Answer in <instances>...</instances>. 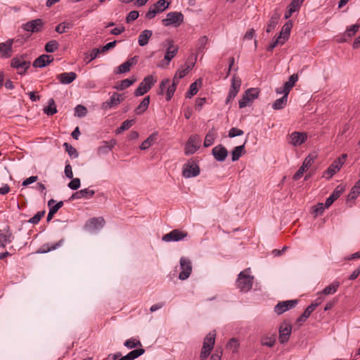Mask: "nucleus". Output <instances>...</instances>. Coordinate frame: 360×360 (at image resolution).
Instances as JSON below:
<instances>
[{"mask_svg": "<svg viewBox=\"0 0 360 360\" xmlns=\"http://www.w3.org/2000/svg\"><path fill=\"white\" fill-rule=\"evenodd\" d=\"M212 153L215 160L219 162H223L228 155V150L224 146L219 144L212 148Z\"/></svg>", "mask_w": 360, "mask_h": 360, "instance_id": "aec40b11", "label": "nucleus"}, {"mask_svg": "<svg viewBox=\"0 0 360 360\" xmlns=\"http://www.w3.org/2000/svg\"><path fill=\"white\" fill-rule=\"evenodd\" d=\"M150 103V96H148L145 97L141 103L138 105L137 108L134 110V112L136 115H141L148 108Z\"/></svg>", "mask_w": 360, "mask_h": 360, "instance_id": "c9c22d12", "label": "nucleus"}, {"mask_svg": "<svg viewBox=\"0 0 360 360\" xmlns=\"http://www.w3.org/2000/svg\"><path fill=\"white\" fill-rule=\"evenodd\" d=\"M171 0H159L153 6L160 13L165 11L170 5Z\"/></svg>", "mask_w": 360, "mask_h": 360, "instance_id": "49530a36", "label": "nucleus"}, {"mask_svg": "<svg viewBox=\"0 0 360 360\" xmlns=\"http://www.w3.org/2000/svg\"><path fill=\"white\" fill-rule=\"evenodd\" d=\"M73 27V24L69 22H63L56 27V32L59 34L66 32L68 30Z\"/></svg>", "mask_w": 360, "mask_h": 360, "instance_id": "37998d69", "label": "nucleus"}, {"mask_svg": "<svg viewBox=\"0 0 360 360\" xmlns=\"http://www.w3.org/2000/svg\"><path fill=\"white\" fill-rule=\"evenodd\" d=\"M240 79L238 76L233 75L231 79V84L229 89V92L226 100V104L229 103L231 100H233L236 97V96L237 95L238 92L240 90Z\"/></svg>", "mask_w": 360, "mask_h": 360, "instance_id": "ddd939ff", "label": "nucleus"}, {"mask_svg": "<svg viewBox=\"0 0 360 360\" xmlns=\"http://www.w3.org/2000/svg\"><path fill=\"white\" fill-rule=\"evenodd\" d=\"M18 41L19 39H9L5 42L0 43V57L4 58H10L13 52V44Z\"/></svg>", "mask_w": 360, "mask_h": 360, "instance_id": "2eb2a0df", "label": "nucleus"}, {"mask_svg": "<svg viewBox=\"0 0 360 360\" xmlns=\"http://www.w3.org/2000/svg\"><path fill=\"white\" fill-rule=\"evenodd\" d=\"M280 19V14L277 12H275L271 17L269 23L266 27V32L269 33L272 32L275 27H276L278 20Z\"/></svg>", "mask_w": 360, "mask_h": 360, "instance_id": "473e14b6", "label": "nucleus"}, {"mask_svg": "<svg viewBox=\"0 0 360 360\" xmlns=\"http://www.w3.org/2000/svg\"><path fill=\"white\" fill-rule=\"evenodd\" d=\"M72 181L69 182L68 187L72 190H77L80 187V179L79 178H72Z\"/></svg>", "mask_w": 360, "mask_h": 360, "instance_id": "0e129e2a", "label": "nucleus"}, {"mask_svg": "<svg viewBox=\"0 0 360 360\" xmlns=\"http://www.w3.org/2000/svg\"><path fill=\"white\" fill-rule=\"evenodd\" d=\"M184 15L181 12H169L167 14L165 18L162 20V24L166 26L179 27L184 22Z\"/></svg>", "mask_w": 360, "mask_h": 360, "instance_id": "20e7f679", "label": "nucleus"}, {"mask_svg": "<svg viewBox=\"0 0 360 360\" xmlns=\"http://www.w3.org/2000/svg\"><path fill=\"white\" fill-rule=\"evenodd\" d=\"M315 309V304L311 303L302 313V314L297 319V323L304 322L309 316L311 313Z\"/></svg>", "mask_w": 360, "mask_h": 360, "instance_id": "79ce46f5", "label": "nucleus"}, {"mask_svg": "<svg viewBox=\"0 0 360 360\" xmlns=\"http://www.w3.org/2000/svg\"><path fill=\"white\" fill-rule=\"evenodd\" d=\"M347 154H342L340 157L336 159L330 166L326 170L323 174V177L326 179H330L344 165Z\"/></svg>", "mask_w": 360, "mask_h": 360, "instance_id": "39448f33", "label": "nucleus"}, {"mask_svg": "<svg viewBox=\"0 0 360 360\" xmlns=\"http://www.w3.org/2000/svg\"><path fill=\"white\" fill-rule=\"evenodd\" d=\"M304 0H292L288 6V11L285 13V18H289L293 13L298 11Z\"/></svg>", "mask_w": 360, "mask_h": 360, "instance_id": "cd10ccee", "label": "nucleus"}, {"mask_svg": "<svg viewBox=\"0 0 360 360\" xmlns=\"http://www.w3.org/2000/svg\"><path fill=\"white\" fill-rule=\"evenodd\" d=\"M134 123V120H125L124 122H122L121 126L116 129V133L121 134L124 131L127 130L133 125Z\"/></svg>", "mask_w": 360, "mask_h": 360, "instance_id": "603ef678", "label": "nucleus"}, {"mask_svg": "<svg viewBox=\"0 0 360 360\" xmlns=\"http://www.w3.org/2000/svg\"><path fill=\"white\" fill-rule=\"evenodd\" d=\"M136 81V79L133 76L130 78L124 79L122 80L117 86H115V88L117 90L122 91V90H124V89L129 87Z\"/></svg>", "mask_w": 360, "mask_h": 360, "instance_id": "e433bc0d", "label": "nucleus"}, {"mask_svg": "<svg viewBox=\"0 0 360 360\" xmlns=\"http://www.w3.org/2000/svg\"><path fill=\"white\" fill-rule=\"evenodd\" d=\"M200 143L201 140L199 136H191L185 145V154L189 155L195 153L200 148Z\"/></svg>", "mask_w": 360, "mask_h": 360, "instance_id": "6e6552de", "label": "nucleus"}, {"mask_svg": "<svg viewBox=\"0 0 360 360\" xmlns=\"http://www.w3.org/2000/svg\"><path fill=\"white\" fill-rule=\"evenodd\" d=\"M215 338V331H212L209 333L204 338L202 347L200 355L201 360H205L210 356L214 345Z\"/></svg>", "mask_w": 360, "mask_h": 360, "instance_id": "f03ea898", "label": "nucleus"}, {"mask_svg": "<svg viewBox=\"0 0 360 360\" xmlns=\"http://www.w3.org/2000/svg\"><path fill=\"white\" fill-rule=\"evenodd\" d=\"M77 75L74 72H63L56 76L57 79L63 84H69L75 80Z\"/></svg>", "mask_w": 360, "mask_h": 360, "instance_id": "a878e982", "label": "nucleus"}, {"mask_svg": "<svg viewBox=\"0 0 360 360\" xmlns=\"http://www.w3.org/2000/svg\"><path fill=\"white\" fill-rule=\"evenodd\" d=\"M340 286V283L338 281L333 282L328 286L326 287L323 291L318 295H319V297L316 298V307L321 302V297L322 295H329L334 294L338 287Z\"/></svg>", "mask_w": 360, "mask_h": 360, "instance_id": "412c9836", "label": "nucleus"}, {"mask_svg": "<svg viewBox=\"0 0 360 360\" xmlns=\"http://www.w3.org/2000/svg\"><path fill=\"white\" fill-rule=\"evenodd\" d=\"M307 139L304 132L294 131L289 136V143L293 146H298L302 144Z\"/></svg>", "mask_w": 360, "mask_h": 360, "instance_id": "6ab92c4d", "label": "nucleus"}, {"mask_svg": "<svg viewBox=\"0 0 360 360\" xmlns=\"http://www.w3.org/2000/svg\"><path fill=\"white\" fill-rule=\"evenodd\" d=\"M314 158L309 155L308 157H307L303 163L302 165L300 167V169L297 171V172L293 175L292 179L294 180H298L300 179L304 174V172H306L309 167L314 163Z\"/></svg>", "mask_w": 360, "mask_h": 360, "instance_id": "f3484780", "label": "nucleus"}, {"mask_svg": "<svg viewBox=\"0 0 360 360\" xmlns=\"http://www.w3.org/2000/svg\"><path fill=\"white\" fill-rule=\"evenodd\" d=\"M247 140L245 141L244 143L241 146L235 147L231 151V160L233 162L237 161L245 153V145Z\"/></svg>", "mask_w": 360, "mask_h": 360, "instance_id": "c756f323", "label": "nucleus"}, {"mask_svg": "<svg viewBox=\"0 0 360 360\" xmlns=\"http://www.w3.org/2000/svg\"><path fill=\"white\" fill-rule=\"evenodd\" d=\"M298 80V75L297 74L292 75L288 82H286L283 86V91L285 94H289L290 89L295 86Z\"/></svg>", "mask_w": 360, "mask_h": 360, "instance_id": "7c9ffc66", "label": "nucleus"}, {"mask_svg": "<svg viewBox=\"0 0 360 360\" xmlns=\"http://www.w3.org/2000/svg\"><path fill=\"white\" fill-rule=\"evenodd\" d=\"M360 194V179L357 181L355 185L352 188L350 193L348 195V198L350 200H355Z\"/></svg>", "mask_w": 360, "mask_h": 360, "instance_id": "a18cd8bd", "label": "nucleus"}, {"mask_svg": "<svg viewBox=\"0 0 360 360\" xmlns=\"http://www.w3.org/2000/svg\"><path fill=\"white\" fill-rule=\"evenodd\" d=\"M153 35V32L150 30H145L141 32L139 36V44L141 46H144L148 44L150 38Z\"/></svg>", "mask_w": 360, "mask_h": 360, "instance_id": "c85d7f7f", "label": "nucleus"}, {"mask_svg": "<svg viewBox=\"0 0 360 360\" xmlns=\"http://www.w3.org/2000/svg\"><path fill=\"white\" fill-rule=\"evenodd\" d=\"M63 146L65 147L66 152L70 156H73L74 158L78 157V153L77 150L70 144H69L68 143H64Z\"/></svg>", "mask_w": 360, "mask_h": 360, "instance_id": "13d9d810", "label": "nucleus"}, {"mask_svg": "<svg viewBox=\"0 0 360 360\" xmlns=\"http://www.w3.org/2000/svg\"><path fill=\"white\" fill-rule=\"evenodd\" d=\"M59 48V44L56 40H51L45 45V51L48 53H53Z\"/></svg>", "mask_w": 360, "mask_h": 360, "instance_id": "09e8293b", "label": "nucleus"}, {"mask_svg": "<svg viewBox=\"0 0 360 360\" xmlns=\"http://www.w3.org/2000/svg\"><path fill=\"white\" fill-rule=\"evenodd\" d=\"M116 141L111 139L109 141H103L102 145L98 148V153L99 155L107 154L115 146Z\"/></svg>", "mask_w": 360, "mask_h": 360, "instance_id": "bb28decb", "label": "nucleus"}, {"mask_svg": "<svg viewBox=\"0 0 360 360\" xmlns=\"http://www.w3.org/2000/svg\"><path fill=\"white\" fill-rule=\"evenodd\" d=\"M292 327L290 324L283 323L279 328V341L281 344L286 342L291 334Z\"/></svg>", "mask_w": 360, "mask_h": 360, "instance_id": "5701e85b", "label": "nucleus"}, {"mask_svg": "<svg viewBox=\"0 0 360 360\" xmlns=\"http://www.w3.org/2000/svg\"><path fill=\"white\" fill-rule=\"evenodd\" d=\"M181 272L179 278L181 281L187 279L192 272L191 262L188 258L181 257L179 261Z\"/></svg>", "mask_w": 360, "mask_h": 360, "instance_id": "1a4fd4ad", "label": "nucleus"}, {"mask_svg": "<svg viewBox=\"0 0 360 360\" xmlns=\"http://www.w3.org/2000/svg\"><path fill=\"white\" fill-rule=\"evenodd\" d=\"M244 134V131L236 127L231 128L229 131V137L233 138L238 136H241Z\"/></svg>", "mask_w": 360, "mask_h": 360, "instance_id": "338daca9", "label": "nucleus"}, {"mask_svg": "<svg viewBox=\"0 0 360 360\" xmlns=\"http://www.w3.org/2000/svg\"><path fill=\"white\" fill-rule=\"evenodd\" d=\"M158 136V132H153L150 134L140 146L141 150H146L149 148L155 141Z\"/></svg>", "mask_w": 360, "mask_h": 360, "instance_id": "72a5a7b5", "label": "nucleus"}, {"mask_svg": "<svg viewBox=\"0 0 360 360\" xmlns=\"http://www.w3.org/2000/svg\"><path fill=\"white\" fill-rule=\"evenodd\" d=\"M288 96L287 94L284 93V95L281 98L276 99L273 103V108L274 110L283 109L287 103Z\"/></svg>", "mask_w": 360, "mask_h": 360, "instance_id": "a19ab883", "label": "nucleus"}, {"mask_svg": "<svg viewBox=\"0 0 360 360\" xmlns=\"http://www.w3.org/2000/svg\"><path fill=\"white\" fill-rule=\"evenodd\" d=\"M285 43L284 40L278 37L270 44V45L267 48V51H272L273 49L276 47L278 44L283 45Z\"/></svg>", "mask_w": 360, "mask_h": 360, "instance_id": "e2e57ef3", "label": "nucleus"}, {"mask_svg": "<svg viewBox=\"0 0 360 360\" xmlns=\"http://www.w3.org/2000/svg\"><path fill=\"white\" fill-rule=\"evenodd\" d=\"M238 347H239L238 341L237 340H236L235 338H232L228 344V347L233 352H236L238 351Z\"/></svg>", "mask_w": 360, "mask_h": 360, "instance_id": "69168bd1", "label": "nucleus"}, {"mask_svg": "<svg viewBox=\"0 0 360 360\" xmlns=\"http://www.w3.org/2000/svg\"><path fill=\"white\" fill-rule=\"evenodd\" d=\"M200 174V168L194 162H188L184 165L182 174L185 178L197 176Z\"/></svg>", "mask_w": 360, "mask_h": 360, "instance_id": "9b49d317", "label": "nucleus"}, {"mask_svg": "<svg viewBox=\"0 0 360 360\" xmlns=\"http://www.w3.org/2000/svg\"><path fill=\"white\" fill-rule=\"evenodd\" d=\"M63 205V202L60 201V202H57L54 206H53L52 207L50 208L48 216H47V219H46L47 221H50L52 219L53 215L58 211V210L60 207H62Z\"/></svg>", "mask_w": 360, "mask_h": 360, "instance_id": "8fccbe9b", "label": "nucleus"}, {"mask_svg": "<svg viewBox=\"0 0 360 360\" xmlns=\"http://www.w3.org/2000/svg\"><path fill=\"white\" fill-rule=\"evenodd\" d=\"M124 345L127 348L132 349L138 346H141V343L139 340L131 338L126 340L124 343Z\"/></svg>", "mask_w": 360, "mask_h": 360, "instance_id": "6e6d98bb", "label": "nucleus"}, {"mask_svg": "<svg viewBox=\"0 0 360 360\" xmlns=\"http://www.w3.org/2000/svg\"><path fill=\"white\" fill-rule=\"evenodd\" d=\"M44 112L47 115H53L57 112L56 105L53 98L49 99V105L44 108Z\"/></svg>", "mask_w": 360, "mask_h": 360, "instance_id": "c03bdc74", "label": "nucleus"}, {"mask_svg": "<svg viewBox=\"0 0 360 360\" xmlns=\"http://www.w3.org/2000/svg\"><path fill=\"white\" fill-rule=\"evenodd\" d=\"M44 25V22L41 19L37 18L23 24L22 27L27 32L31 33H37L42 31Z\"/></svg>", "mask_w": 360, "mask_h": 360, "instance_id": "9d476101", "label": "nucleus"}, {"mask_svg": "<svg viewBox=\"0 0 360 360\" xmlns=\"http://www.w3.org/2000/svg\"><path fill=\"white\" fill-rule=\"evenodd\" d=\"M292 27V23L290 20H289L285 23V25L282 27L281 31L280 32L278 37H279V38H281L283 40H284L285 42L288 39V37L290 36V33Z\"/></svg>", "mask_w": 360, "mask_h": 360, "instance_id": "2f4dec72", "label": "nucleus"}, {"mask_svg": "<svg viewBox=\"0 0 360 360\" xmlns=\"http://www.w3.org/2000/svg\"><path fill=\"white\" fill-rule=\"evenodd\" d=\"M156 80L154 79L153 75L146 76L135 90L134 95L136 96H141L144 95L152 88Z\"/></svg>", "mask_w": 360, "mask_h": 360, "instance_id": "423d86ee", "label": "nucleus"}, {"mask_svg": "<svg viewBox=\"0 0 360 360\" xmlns=\"http://www.w3.org/2000/svg\"><path fill=\"white\" fill-rule=\"evenodd\" d=\"M139 16V13L137 11H131L129 13L126 18L127 22H131L136 20Z\"/></svg>", "mask_w": 360, "mask_h": 360, "instance_id": "774afa93", "label": "nucleus"}, {"mask_svg": "<svg viewBox=\"0 0 360 360\" xmlns=\"http://www.w3.org/2000/svg\"><path fill=\"white\" fill-rule=\"evenodd\" d=\"M124 100V98L122 94L118 93H113L110 96V99L103 103L102 108L104 110H107L108 108H111L117 106L120 103L121 101Z\"/></svg>", "mask_w": 360, "mask_h": 360, "instance_id": "a211bd4d", "label": "nucleus"}, {"mask_svg": "<svg viewBox=\"0 0 360 360\" xmlns=\"http://www.w3.org/2000/svg\"><path fill=\"white\" fill-rule=\"evenodd\" d=\"M105 224L103 217H94L89 221V226L93 229H101Z\"/></svg>", "mask_w": 360, "mask_h": 360, "instance_id": "f704fd0d", "label": "nucleus"}, {"mask_svg": "<svg viewBox=\"0 0 360 360\" xmlns=\"http://www.w3.org/2000/svg\"><path fill=\"white\" fill-rule=\"evenodd\" d=\"M13 238V234L8 230L6 233H0V247L5 248L7 243H11Z\"/></svg>", "mask_w": 360, "mask_h": 360, "instance_id": "ea45409f", "label": "nucleus"}, {"mask_svg": "<svg viewBox=\"0 0 360 360\" xmlns=\"http://www.w3.org/2000/svg\"><path fill=\"white\" fill-rule=\"evenodd\" d=\"M345 188L343 186L339 185L333 191L332 194L326 199L325 202V207H329L335 200H337L340 195L344 192Z\"/></svg>", "mask_w": 360, "mask_h": 360, "instance_id": "393cba45", "label": "nucleus"}, {"mask_svg": "<svg viewBox=\"0 0 360 360\" xmlns=\"http://www.w3.org/2000/svg\"><path fill=\"white\" fill-rule=\"evenodd\" d=\"M208 39L206 36L200 37L198 40V52H202L207 44Z\"/></svg>", "mask_w": 360, "mask_h": 360, "instance_id": "052dcab7", "label": "nucleus"}, {"mask_svg": "<svg viewBox=\"0 0 360 360\" xmlns=\"http://www.w3.org/2000/svg\"><path fill=\"white\" fill-rule=\"evenodd\" d=\"M45 211L38 212L33 217L28 220V222L33 224H37L39 222L41 219L44 217Z\"/></svg>", "mask_w": 360, "mask_h": 360, "instance_id": "bf43d9fd", "label": "nucleus"}, {"mask_svg": "<svg viewBox=\"0 0 360 360\" xmlns=\"http://www.w3.org/2000/svg\"><path fill=\"white\" fill-rule=\"evenodd\" d=\"M138 62V56H134L128 59L126 62L123 63L118 66L116 74L126 73L130 71L131 68L136 65Z\"/></svg>", "mask_w": 360, "mask_h": 360, "instance_id": "4be33fe9", "label": "nucleus"}, {"mask_svg": "<svg viewBox=\"0 0 360 360\" xmlns=\"http://www.w3.org/2000/svg\"><path fill=\"white\" fill-rule=\"evenodd\" d=\"M159 13L160 12L158 10L155 9V6H151L146 13V18L148 20H151L154 18L155 15Z\"/></svg>", "mask_w": 360, "mask_h": 360, "instance_id": "680f3d73", "label": "nucleus"}, {"mask_svg": "<svg viewBox=\"0 0 360 360\" xmlns=\"http://www.w3.org/2000/svg\"><path fill=\"white\" fill-rule=\"evenodd\" d=\"M259 94V90L257 88L247 89L244 92L242 98L238 102L239 108H243L248 105L250 102L258 97Z\"/></svg>", "mask_w": 360, "mask_h": 360, "instance_id": "0eeeda50", "label": "nucleus"}, {"mask_svg": "<svg viewBox=\"0 0 360 360\" xmlns=\"http://www.w3.org/2000/svg\"><path fill=\"white\" fill-rule=\"evenodd\" d=\"M166 42L168 44V48L167 49L164 60L166 61V65H169L172 59L174 58L178 53L179 47L174 44V41L172 39H167Z\"/></svg>", "mask_w": 360, "mask_h": 360, "instance_id": "dca6fc26", "label": "nucleus"}, {"mask_svg": "<svg viewBox=\"0 0 360 360\" xmlns=\"http://www.w3.org/2000/svg\"><path fill=\"white\" fill-rule=\"evenodd\" d=\"M198 83L201 84L200 79L196 80L195 82L192 83L190 85L189 89H188V92L186 93V98H191L192 96H193L194 95H195L198 93Z\"/></svg>", "mask_w": 360, "mask_h": 360, "instance_id": "de8ad7c7", "label": "nucleus"}, {"mask_svg": "<svg viewBox=\"0 0 360 360\" xmlns=\"http://www.w3.org/2000/svg\"><path fill=\"white\" fill-rule=\"evenodd\" d=\"M298 301L297 300H286L283 302H279L275 307H274V311L278 315H281L285 312L288 310H290L292 308H294Z\"/></svg>", "mask_w": 360, "mask_h": 360, "instance_id": "4468645a", "label": "nucleus"}, {"mask_svg": "<svg viewBox=\"0 0 360 360\" xmlns=\"http://www.w3.org/2000/svg\"><path fill=\"white\" fill-rule=\"evenodd\" d=\"M253 279V276L250 275V269L248 268L238 274L236 285L241 291L248 292L252 287Z\"/></svg>", "mask_w": 360, "mask_h": 360, "instance_id": "f257e3e1", "label": "nucleus"}, {"mask_svg": "<svg viewBox=\"0 0 360 360\" xmlns=\"http://www.w3.org/2000/svg\"><path fill=\"white\" fill-rule=\"evenodd\" d=\"M144 352H145V349H134V350L130 352L126 356L129 360H134V359L138 358L139 356H140L141 355H142L143 354H144Z\"/></svg>", "mask_w": 360, "mask_h": 360, "instance_id": "864d4df0", "label": "nucleus"}, {"mask_svg": "<svg viewBox=\"0 0 360 360\" xmlns=\"http://www.w3.org/2000/svg\"><path fill=\"white\" fill-rule=\"evenodd\" d=\"M63 240H60L58 243H56L54 244H45L40 249H39L37 252V253H46L48 252H50L51 250H54L58 247L60 246Z\"/></svg>", "mask_w": 360, "mask_h": 360, "instance_id": "4c0bfd02", "label": "nucleus"}, {"mask_svg": "<svg viewBox=\"0 0 360 360\" xmlns=\"http://www.w3.org/2000/svg\"><path fill=\"white\" fill-rule=\"evenodd\" d=\"M188 236V233L186 231H180L179 229H174L169 233L165 234L162 237V240L165 242H172V241H179Z\"/></svg>", "mask_w": 360, "mask_h": 360, "instance_id": "f8f14e48", "label": "nucleus"}, {"mask_svg": "<svg viewBox=\"0 0 360 360\" xmlns=\"http://www.w3.org/2000/svg\"><path fill=\"white\" fill-rule=\"evenodd\" d=\"M276 338L274 335L271 336H263L261 339V344L263 346H268L271 347L274 345Z\"/></svg>", "mask_w": 360, "mask_h": 360, "instance_id": "3c124183", "label": "nucleus"}, {"mask_svg": "<svg viewBox=\"0 0 360 360\" xmlns=\"http://www.w3.org/2000/svg\"><path fill=\"white\" fill-rule=\"evenodd\" d=\"M27 56L25 54L16 56L11 60V66L17 70L18 73L23 75L27 70L30 67V62L26 60Z\"/></svg>", "mask_w": 360, "mask_h": 360, "instance_id": "7ed1b4c3", "label": "nucleus"}, {"mask_svg": "<svg viewBox=\"0 0 360 360\" xmlns=\"http://www.w3.org/2000/svg\"><path fill=\"white\" fill-rule=\"evenodd\" d=\"M360 25L359 24H355L349 27H348L345 31V36H347L349 37H352L353 35L356 34V32H358L359 29Z\"/></svg>", "mask_w": 360, "mask_h": 360, "instance_id": "4d7b16f0", "label": "nucleus"}, {"mask_svg": "<svg viewBox=\"0 0 360 360\" xmlns=\"http://www.w3.org/2000/svg\"><path fill=\"white\" fill-rule=\"evenodd\" d=\"M216 138V131L214 128H212L206 134L204 140V146L207 148L213 144Z\"/></svg>", "mask_w": 360, "mask_h": 360, "instance_id": "58836bf2", "label": "nucleus"}, {"mask_svg": "<svg viewBox=\"0 0 360 360\" xmlns=\"http://www.w3.org/2000/svg\"><path fill=\"white\" fill-rule=\"evenodd\" d=\"M87 113V109L86 107L82 105H78L75 109V115L79 117H84Z\"/></svg>", "mask_w": 360, "mask_h": 360, "instance_id": "5fc2aeb1", "label": "nucleus"}, {"mask_svg": "<svg viewBox=\"0 0 360 360\" xmlns=\"http://www.w3.org/2000/svg\"><path fill=\"white\" fill-rule=\"evenodd\" d=\"M53 60V56L50 55L43 54L34 60L32 65L34 68H41L50 64Z\"/></svg>", "mask_w": 360, "mask_h": 360, "instance_id": "b1692460", "label": "nucleus"}]
</instances>
